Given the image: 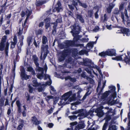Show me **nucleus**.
I'll return each instance as SVG.
<instances>
[{
    "label": "nucleus",
    "mask_w": 130,
    "mask_h": 130,
    "mask_svg": "<svg viewBox=\"0 0 130 130\" xmlns=\"http://www.w3.org/2000/svg\"><path fill=\"white\" fill-rule=\"evenodd\" d=\"M72 61V59L71 57H69L68 59L66 60V62L67 63H69L71 62Z\"/></svg>",
    "instance_id": "58"
},
{
    "label": "nucleus",
    "mask_w": 130,
    "mask_h": 130,
    "mask_svg": "<svg viewBox=\"0 0 130 130\" xmlns=\"http://www.w3.org/2000/svg\"><path fill=\"white\" fill-rule=\"evenodd\" d=\"M32 13L31 10H29L28 9H27L25 11V14H26L27 17L24 21V24L23 25H25V24H26L27 22V21L30 16L31 15Z\"/></svg>",
    "instance_id": "18"
},
{
    "label": "nucleus",
    "mask_w": 130,
    "mask_h": 130,
    "mask_svg": "<svg viewBox=\"0 0 130 130\" xmlns=\"http://www.w3.org/2000/svg\"><path fill=\"white\" fill-rule=\"evenodd\" d=\"M48 40L47 37L45 36H43L42 39V44L41 45V47H44L47 45H45L48 42Z\"/></svg>",
    "instance_id": "22"
},
{
    "label": "nucleus",
    "mask_w": 130,
    "mask_h": 130,
    "mask_svg": "<svg viewBox=\"0 0 130 130\" xmlns=\"http://www.w3.org/2000/svg\"><path fill=\"white\" fill-rule=\"evenodd\" d=\"M89 39L88 38H83L80 40L83 42H87L89 40Z\"/></svg>",
    "instance_id": "48"
},
{
    "label": "nucleus",
    "mask_w": 130,
    "mask_h": 130,
    "mask_svg": "<svg viewBox=\"0 0 130 130\" xmlns=\"http://www.w3.org/2000/svg\"><path fill=\"white\" fill-rule=\"evenodd\" d=\"M124 4H121L119 7V10L120 11H121L123 10L124 8Z\"/></svg>",
    "instance_id": "64"
},
{
    "label": "nucleus",
    "mask_w": 130,
    "mask_h": 130,
    "mask_svg": "<svg viewBox=\"0 0 130 130\" xmlns=\"http://www.w3.org/2000/svg\"><path fill=\"white\" fill-rule=\"evenodd\" d=\"M46 2V1L45 0H36L35 4L37 9L38 10H40L41 6L45 4Z\"/></svg>",
    "instance_id": "9"
},
{
    "label": "nucleus",
    "mask_w": 130,
    "mask_h": 130,
    "mask_svg": "<svg viewBox=\"0 0 130 130\" xmlns=\"http://www.w3.org/2000/svg\"><path fill=\"white\" fill-rule=\"evenodd\" d=\"M43 73H41L37 74V77L40 79H41L43 77Z\"/></svg>",
    "instance_id": "53"
},
{
    "label": "nucleus",
    "mask_w": 130,
    "mask_h": 130,
    "mask_svg": "<svg viewBox=\"0 0 130 130\" xmlns=\"http://www.w3.org/2000/svg\"><path fill=\"white\" fill-rule=\"evenodd\" d=\"M32 38L31 37L29 36L27 37V42L28 45L29 46L30 45L31 42Z\"/></svg>",
    "instance_id": "46"
},
{
    "label": "nucleus",
    "mask_w": 130,
    "mask_h": 130,
    "mask_svg": "<svg viewBox=\"0 0 130 130\" xmlns=\"http://www.w3.org/2000/svg\"><path fill=\"white\" fill-rule=\"evenodd\" d=\"M24 24V23L23 24V23L22 24V29H21V28H19V31L18 32L19 36H22L21 35L22 34L23 30L24 28V31H25L26 32L28 27V25H26V24H25V25H23Z\"/></svg>",
    "instance_id": "15"
},
{
    "label": "nucleus",
    "mask_w": 130,
    "mask_h": 130,
    "mask_svg": "<svg viewBox=\"0 0 130 130\" xmlns=\"http://www.w3.org/2000/svg\"><path fill=\"white\" fill-rule=\"evenodd\" d=\"M56 22H57L58 23H61L62 22V17H60L59 18H58L56 21Z\"/></svg>",
    "instance_id": "57"
},
{
    "label": "nucleus",
    "mask_w": 130,
    "mask_h": 130,
    "mask_svg": "<svg viewBox=\"0 0 130 130\" xmlns=\"http://www.w3.org/2000/svg\"><path fill=\"white\" fill-rule=\"evenodd\" d=\"M108 130H117L116 126L115 125H110L109 126Z\"/></svg>",
    "instance_id": "41"
},
{
    "label": "nucleus",
    "mask_w": 130,
    "mask_h": 130,
    "mask_svg": "<svg viewBox=\"0 0 130 130\" xmlns=\"http://www.w3.org/2000/svg\"><path fill=\"white\" fill-rule=\"evenodd\" d=\"M107 55L112 56H116V50L114 49H108L106 50Z\"/></svg>",
    "instance_id": "14"
},
{
    "label": "nucleus",
    "mask_w": 130,
    "mask_h": 130,
    "mask_svg": "<svg viewBox=\"0 0 130 130\" xmlns=\"http://www.w3.org/2000/svg\"><path fill=\"white\" fill-rule=\"evenodd\" d=\"M50 26V22H46L45 23V27L46 29H47Z\"/></svg>",
    "instance_id": "60"
},
{
    "label": "nucleus",
    "mask_w": 130,
    "mask_h": 130,
    "mask_svg": "<svg viewBox=\"0 0 130 130\" xmlns=\"http://www.w3.org/2000/svg\"><path fill=\"white\" fill-rule=\"evenodd\" d=\"M36 71H38L39 72H41V73H43L44 71V69L43 68L41 67H39V64H38V65H36Z\"/></svg>",
    "instance_id": "32"
},
{
    "label": "nucleus",
    "mask_w": 130,
    "mask_h": 130,
    "mask_svg": "<svg viewBox=\"0 0 130 130\" xmlns=\"http://www.w3.org/2000/svg\"><path fill=\"white\" fill-rule=\"evenodd\" d=\"M112 93L111 95V97H112L113 99H114L117 97V92H115Z\"/></svg>",
    "instance_id": "54"
},
{
    "label": "nucleus",
    "mask_w": 130,
    "mask_h": 130,
    "mask_svg": "<svg viewBox=\"0 0 130 130\" xmlns=\"http://www.w3.org/2000/svg\"><path fill=\"white\" fill-rule=\"evenodd\" d=\"M3 22V15L2 14L0 17V26H1Z\"/></svg>",
    "instance_id": "52"
},
{
    "label": "nucleus",
    "mask_w": 130,
    "mask_h": 130,
    "mask_svg": "<svg viewBox=\"0 0 130 130\" xmlns=\"http://www.w3.org/2000/svg\"><path fill=\"white\" fill-rule=\"evenodd\" d=\"M69 8L72 11H73L75 8V7L72 4L68 5Z\"/></svg>",
    "instance_id": "50"
},
{
    "label": "nucleus",
    "mask_w": 130,
    "mask_h": 130,
    "mask_svg": "<svg viewBox=\"0 0 130 130\" xmlns=\"http://www.w3.org/2000/svg\"><path fill=\"white\" fill-rule=\"evenodd\" d=\"M99 55L101 57H105L107 55L106 51L105 52L103 51L99 54Z\"/></svg>",
    "instance_id": "36"
},
{
    "label": "nucleus",
    "mask_w": 130,
    "mask_h": 130,
    "mask_svg": "<svg viewBox=\"0 0 130 130\" xmlns=\"http://www.w3.org/2000/svg\"><path fill=\"white\" fill-rule=\"evenodd\" d=\"M75 43L72 40H67L65 43V46L66 47H69L73 46Z\"/></svg>",
    "instance_id": "16"
},
{
    "label": "nucleus",
    "mask_w": 130,
    "mask_h": 130,
    "mask_svg": "<svg viewBox=\"0 0 130 130\" xmlns=\"http://www.w3.org/2000/svg\"><path fill=\"white\" fill-rule=\"evenodd\" d=\"M77 124H78V122L76 121L70 123V125L71 128H68L66 130H74V129H73L74 127V126H75Z\"/></svg>",
    "instance_id": "27"
},
{
    "label": "nucleus",
    "mask_w": 130,
    "mask_h": 130,
    "mask_svg": "<svg viewBox=\"0 0 130 130\" xmlns=\"http://www.w3.org/2000/svg\"><path fill=\"white\" fill-rule=\"evenodd\" d=\"M71 27L72 30L70 32L74 37L72 41L75 42L79 40L80 38L79 36L78 35L81 30V27L78 24L76 23L71 25Z\"/></svg>",
    "instance_id": "1"
},
{
    "label": "nucleus",
    "mask_w": 130,
    "mask_h": 130,
    "mask_svg": "<svg viewBox=\"0 0 130 130\" xmlns=\"http://www.w3.org/2000/svg\"><path fill=\"white\" fill-rule=\"evenodd\" d=\"M20 69L21 71L20 76L21 79L23 80H27L29 79L31 76L29 75H27L25 71L24 68L22 66H21Z\"/></svg>",
    "instance_id": "7"
},
{
    "label": "nucleus",
    "mask_w": 130,
    "mask_h": 130,
    "mask_svg": "<svg viewBox=\"0 0 130 130\" xmlns=\"http://www.w3.org/2000/svg\"><path fill=\"white\" fill-rule=\"evenodd\" d=\"M32 57L34 62L35 64V65L38 66L39 64V63L38 62V58L35 55H33Z\"/></svg>",
    "instance_id": "29"
},
{
    "label": "nucleus",
    "mask_w": 130,
    "mask_h": 130,
    "mask_svg": "<svg viewBox=\"0 0 130 130\" xmlns=\"http://www.w3.org/2000/svg\"><path fill=\"white\" fill-rule=\"evenodd\" d=\"M5 99L3 98H1L0 100V106L2 107L4 105Z\"/></svg>",
    "instance_id": "45"
},
{
    "label": "nucleus",
    "mask_w": 130,
    "mask_h": 130,
    "mask_svg": "<svg viewBox=\"0 0 130 130\" xmlns=\"http://www.w3.org/2000/svg\"><path fill=\"white\" fill-rule=\"evenodd\" d=\"M40 42V40L39 39L38 40L37 42H36L35 40H34V44L36 47H39V44Z\"/></svg>",
    "instance_id": "38"
},
{
    "label": "nucleus",
    "mask_w": 130,
    "mask_h": 130,
    "mask_svg": "<svg viewBox=\"0 0 130 130\" xmlns=\"http://www.w3.org/2000/svg\"><path fill=\"white\" fill-rule=\"evenodd\" d=\"M78 111L79 114H78L77 116L80 117L79 118V120L83 118L81 117H82L84 116L85 117V111L84 110V109H79L78 110Z\"/></svg>",
    "instance_id": "17"
},
{
    "label": "nucleus",
    "mask_w": 130,
    "mask_h": 130,
    "mask_svg": "<svg viewBox=\"0 0 130 130\" xmlns=\"http://www.w3.org/2000/svg\"><path fill=\"white\" fill-rule=\"evenodd\" d=\"M83 65L85 66H87L89 68H93L94 63L91 60L87 58L84 60Z\"/></svg>",
    "instance_id": "8"
},
{
    "label": "nucleus",
    "mask_w": 130,
    "mask_h": 130,
    "mask_svg": "<svg viewBox=\"0 0 130 130\" xmlns=\"http://www.w3.org/2000/svg\"><path fill=\"white\" fill-rule=\"evenodd\" d=\"M109 89H110V90L111 91V93L112 92H116L115 91L116 90V88L114 86H110L108 87Z\"/></svg>",
    "instance_id": "34"
},
{
    "label": "nucleus",
    "mask_w": 130,
    "mask_h": 130,
    "mask_svg": "<svg viewBox=\"0 0 130 130\" xmlns=\"http://www.w3.org/2000/svg\"><path fill=\"white\" fill-rule=\"evenodd\" d=\"M56 28L53 27V29L52 30V34L54 35H55L56 33Z\"/></svg>",
    "instance_id": "63"
},
{
    "label": "nucleus",
    "mask_w": 130,
    "mask_h": 130,
    "mask_svg": "<svg viewBox=\"0 0 130 130\" xmlns=\"http://www.w3.org/2000/svg\"><path fill=\"white\" fill-rule=\"evenodd\" d=\"M71 52V50L70 49H64L62 52L60 56L59 57V61L61 62L64 61L66 57L70 54Z\"/></svg>",
    "instance_id": "5"
},
{
    "label": "nucleus",
    "mask_w": 130,
    "mask_h": 130,
    "mask_svg": "<svg viewBox=\"0 0 130 130\" xmlns=\"http://www.w3.org/2000/svg\"><path fill=\"white\" fill-rule=\"evenodd\" d=\"M112 60H116L117 61H124L127 64H130V56L128 58V56L126 55L125 53L115 57H112Z\"/></svg>",
    "instance_id": "4"
},
{
    "label": "nucleus",
    "mask_w": 130,
    "mask_h": 130,
    "mask_svg": "<svg viewBox=\"0 0 130 130\" xmlns=\"http://www.w3.org/2000/svg\"><path fill=\"white\" fill-rule=\"evenodd\" d=\"M104 18L103 20V17H101V20H103L102 22L103 23H104L105 21H107L108 19V18L107 17V15L106 13H105L104 14Z\"/></svg>",
    "instance_id": "43"
},
{
    "label": "nucleus",
    "mask_w": 130,
    "mask_h": 130,
    "mask_svg": "<svg viewBox=\"0 0 130 130\" xmlns=\"http://www.w3.org/2000/svg\"><path fill=\"white\" fill-rule=\"evenodd\" d=\"M33 83L34 84L33 86L34 87H37L38 86H41V84L40 83H38L37 82V79L36 78H34L32 80V81Z\"/></svg>",
    "instance_id": "23"
},
{
    "label": "nucleus",
    "mask_w": 130,
    "mask_h": 130,
    "mask_svg": "<svg viewBox=\"0 0 130 130\" xmlns=\"http://www.w3.org/2000/svg\"><path fill=\"white\" fill-rule=\"evenodd\" d=\"M53 98V96L51 95L47 96L46 98H45V99H46L47 101H48L50 99H52Z\"/></svg>",
    "instance_id": "56"
},
{
    "label": "nucleus",
    "mask_w": 130,
    "mask_h": 130,
    "mask_svg": "<svg viewBox=\"0 0 130 130\" xmlns=\"http://www.w3.org/2000/svg\"><path fill=\"white\" fill-rule=\"evenodd\" d=\"M76 18L78 19L80 22L82 23H84V19L83 18L82 16L81 15L77 14L76 15Z\"/></svg>",
    "instance_id": "31"
},
{
    "label": "nucleus",
    "mask_w": 130,
    "mask_h": 130,
    "mask_svg": "<svg viewBox=\"0 0 130 130\" xmlns=\"http://www.w3.org/2000/svg\"><path fill=\"white\" fill-rule=\"evenodd\" d=\"M67 14L68 15V16L69 17H72L73 13L71 11L68 10L67 12Z\"/></svg>",
    "instance_id": "61"
},
{
    "label": "nucleus",
    "mask_w": 130,
    "mask_h": 130,
    "mask_svg": "<svg viewBox=\"0 0 130 130\" xmlns=\"http://www.w3.org/2000/svg\"><path fill=\"white\" fill-rule=\"evenodd\" d=\"M32 121L34 122V123L36 125H38L40 124V121L38 120L37 118L35 116L31 117Z\"/></svg>",
    "instance_id": "26"
},
{
    "label": "nucleus",
    "mask_w": 130,
    "mask_h": 130,
    "mask_svg": "<svg viewBox=\"0 0 130 130\" xmlns=\"http://www.w3.org/2000/svg\"><path fill=\"white\" fill-rule=\"evenodd\" d=\"M72 4L75 6V8L77 10V6H78V3L79 4L80 2L79 0H72Z\"/></svg>",
    "instance_id": "30"
},
{
    "label": "nucleus",
    "mask_w": 130,
    "mask_h": 130,
    "mask_svg": "<svg viewBox=\"0 0 130 130\" xmlns=\"http://www.w3.org/2000/svg\"><path fill=\"white\" fill-rule=\"evenodd\" d=\"M7 3V2L6 1L3 5L1 6L2 8L0 10V14H1L2 13L5 12L8 7V6H6Z\"/></svg>",
    "instance_id": "21"
},
{
    "label": "nucleus",
    "mask_w": 130,
    "mask_h": 130,
    "mask_svg": "<svg viewBox=\"0 0 130 130\" xmlns=\"http://www.w3.org/2000/svg\"><path fill=\"white\" fill-rule=\"evenodd\" d=\"M120 28L121 29L118 31H120L119 33L125 34L127 36L130 35V30L129 29L121 27H120Z\"/></svg>",
    "instance_id": "10"
},
{
    "label": "nucleus",
    "mask_w": 130,
    "mask_h": 130,
    "mask_svg": "<svg viewBox=\"0 0 130 130\" xmlns=\"http://www.w3.org/2000/svg\"><path fill=\"white\" fill-rule=\"evenodd\" d=\"M88 16L90 18H91L93 16V10L92 9H91L88 10Z\"/></svg>",
    "instance_id": "40"
},
{
    "label": "nucleus",
    "mask_w": 130,
    "mask_h": 130,
    "mask_svg": "<svg viewBox=\"0 0 130 130\" xmlns=\"http://www.w3.org/2000/svg\"><path fill=\"white\" fill-rule=\"evenodd\" d=\"M99 9L98 8L94 14L95 17L96 19H97L99 17V15L98 14V13L99 11Z\"/></svg>",
    "instance_id": "55"
},
{
    "label": "nucleus",
    "mask_w": 130,
    "mask_h": 130,
    "mask_svg": "<svg viewBox=\"0 0 130 130\" xmlns=\"http://www.w3.org/2000/svg\"><path fill=\"white\" fill-rule=\"evenodd\" d=\"M48 49V45H46L45 46H44V47H41V52H44L43 55L44 60L45 59L47 55L49 53Z\"/></svg>",
    "instance_id": "11"
},
{
    "label": "nucleus",
    "mask_w": 130,
    "mask_h": 130,
    "mask_svg": "<svg viewBox=\"0 0 130 130\" xmlns=\"http://www.w3.org/2000/svg\"><path fill=\"white\" fill-rule=\"evenodd\" d=\"M120 11L118 9H116L114 11V13L115 15V17L117 20H118V19L117 18L118 17V14H120Z\"/></svg>",
    "instance_id": "33"
},
{
    "label": "nucleus",
    "mask_w": 130,
    "mask_h": 130,
    "mask_svg": "<svg viewBox=\"0 0 130 130\" xmlns=\"http://www.w3.org/2000/svg\"><path fill=\"white\" fill-rule=\"evenodd\" d=\"M89 88H88L87 89V92L86 93L85 95L84 96L83 98L81 99V101H84L86 99V97L87 96H89L91 94V91L89 93Z\"/></svg>",
    "instance_id": "28"
},
{
    "label": "nucleus",
    "mask_w": 130,
    "mask_h": 130,
    "mask_svg": "<svg viewBox=\"0 0 130 130\" xmlns=\"http://www.w3.org/2000/svg\"><path fill=\"white\" fill-rule=\"evenodd\" d=\"M29 89V92L30 93H32L34 90V88L30 85L28 86Z\"/></svg>",
    "instance_id": "49"
},
{
    "label": "nucleus",
    "mask_w": 130,
    "mask_h": 130,
    "mask_svg": "<svg viewBox=\"0 0 130 130\" xmlns=\"http://www.w3.org/2000/svg\"><path fill=\"white\" fill-rule=\"evenodd\" d=\"M119 102H116V101L115 100H112L110 102L111 105H112L115 104H118L119 103Z\"/></svg>",
    "instance_id": "59"
},
{
    "label": "nucleus",
    "mask_w": 130,
    "mask_h": 130,
    "mask_svg": "<svg viewBox=\"0 0 130 130\" xmlns=\"http://www.w3.org/2000/svg\"><path fill=\"white\" fill-rule=\"evenodd\" d=\"M23 126V123H21L18 125L17 127V130H21L22 129Z\"/></svg>",
    "instance_id": "51"
},
{
    "label": "nucleus",
    "mask_w": 130,
    "mask_h": 130,
    "mask_svg": "<svg viewBox=\"0 0 130 130\" xmlns=\"http://www.w3.org/2000/svg\"><path fill=\"white\" fill-rule=\"evenodd\" d=\"M16 104L18 107V112L20 113L21 112V104L20 103L19 100H18L16 101Z\"/></svg>",
    "instance_id": "25"
},
{
    "label": "nucleus",
    "mask_w": 130,
    "mask_h": 130,
    "mask_svg": "<svg viewBox=\"0 0 130 130\" xmlns=\"http://www.w3.org/2000/svg\"><path fill=\"white\" fill-rule=\"evenodd\" d=\"M13 41L11 42V44L10 45V48L11 50L15 48V45L17 44V36L15 35L13 36Z\"/></svg>",
    "instance_id": "13"
},
{
    "label": "nucleus",
    "mask_w": 130,
    "mask_h": 130,
    "mask_svg": "<svg viewBox=\"0 0 130 130\" xmlns=\"http://www.w3.org/2000/svg\"><path fill=\"white\" fill-rule=\"evenodd\" d=\"M7 36L4 35L2 38L0 42V51H2L5 50V53L7 56H8L9 43L8 42H6Z\"/></svg>",
    "instance_id": "2"
},
{
    "label": "nucleus",
    "mask_w": 130,
    "mask_h": 130,
    "mask_svg": "<svg viewBox=\"0 0 130 130\" xmlns=\"http://www.w3.org/2000/svg\"><path fill=\"white\" fill-rule=\"evenodd\" d=\"M112 109L110 108L109 110H108L105 113V116L103 120H105V122L103 126L102 130H106L108 125V122L111 118V116H114L115 114V112H113L112 111Z\"/></svg>",
    "instance_id": "3"
},
{
    "label": "nucleus",
    "mask_w": 130,
    "mask_h": 130,
    "mask_svg": "<svg viewBox=\"0 0 130 130\" xmlns=\"http://www.w3.org/2000/svg\"><path fill=\"white\" fill-rule=\"evenodd\" d=\"M72 91H70L64 93L62 96V97L66 101L68 100L72 95Z\"/></svg>",
    "instance_id": "19"
},
{
    "label": "nucleus",
    "mask_w": 130,
    "mask_h": 130,
    "mask_svg": "<svg viewBox=\"0 0 130 130\" xmlns=\"http://www.w3.org/2000/svg\"><path fill=\"white\" fill-rule=\"evenodd\" d=\"M25 96L27 101H30L31 99L32 98H31L30 95L29 94L28 92L25 93Z\"/></svg>",
    "instance_id": "37"
},
{
    "label": "nucleus",
    "mask_w": 130,
    "mask_h": 130,
    "mask_svg": "<svg viewBox=\"0 0 130 130\" xmlns=\"http://www.w3.org/2000/svg\"><path fill=\"white\" fill-rule=\"evenodd\" d=\"M24 39V36L23 35L21 36L20 39L19 40V42L20 43V46L21 47H22V46L23 45V40Z\"/></svg>",
    "instance_id": "35"
},
{
    "label": "nucleus",
    "mask_w": 130,
    "mask_h": 130,
    "mask_svg": "<svg viewBox=\"0 0 130 130\" xmlns=\"http://www.w3.org/2000/svg\"><path fill=\"white\" fill-rule=\"evenodd\" d=\"M79 5L80 6H81L83 8H86L87 7V6L86 3H83L80 1Z\"/></svg>",
    "instance_id": "42"
},
{
    "label": "nucleus",
    "mask_w": 130,
    "mask_h": 130,
    "mask_svg": "<svg viewBox=\"0 0 130 130\" xmlns=\"http://www.w3.org/2000/svg\"><path fill=\"white\" fill-rule=\"evenodd\" d=\"M111 93V91H106L104 93L102 94L101 96V99H106L108 96Z\"/></svg>",
    "instance_id": "24"
},
{
    "label": "nucleus",
    "mask_w": 130,
    "mask_h": 130,
    "mask_svg": "<svg viewBox=\"0 0 130 130\" xmlns=\"http://www.w3.org/2000/svg\"><path fill=\"white\" fill-rule=\"evenodd\" d=\"M68 117L70 119V120L72 121H73L76 119L77 118V116L74 115L69 116Z\"/></svg>",
    "instance_id": "44"
},
{
    "label": "nucleus",
    "mask_w": 130,
    "mask_h": 130,
    "mask_svg": "<svg viewBox=\"0 0 130 130\" xmlns=\"http://www.w3.org/2000/svg\"><path fill=\"white\" fill-rule=\"evenodd\" d=\"M86 125L84 121H81L78 124L74 126V130H79L81 129L84 128Z\"/></svg>",
    "instance_id": "12"
},
{
    "label": "nucleus",
    "mask_w": 130,
    "mask_h": 130,
    "mask_svg": "<svg viewBox=\"0 0 130 130\" xmlns=\"http://www.w3.org/2000/svg\"><path fill=\"white\" fill-rule=\"evenodd\" d=\"M121 18L122 20V22H124L125 20V18H124V13L125 14V17L127 18V19H128L129 18L127 14V10L126 9H125L124 10V13L122 12H121Z\"/></svg>",
    "instance_id": "20"
},
{
    "label": "nucleus",
    "mask_w": 130,
    "mask_h": 130,
    "mask_svg": "<svg viewBox=\"0 0 130 130\" xmlns=\"http://www.w3.org/2000/svg\"><path fill=\"white\" fill-rule=\"evenodd\" d=\"M103 108L104 107L103 106H101L100 107L96 108L95 110H89V111L88 112V113L89 114H90L91 115L94 112H95V113H96V115L97 116L100 118H101L105 114V113L104 112L103 110H102Z\"/></svg>",
    "instance_id": "6"
},
{
    "label": "nucleus",
    "mask_w": 130,
    "mask_h": 130,
    "mask_svg": "<svg viewBox=\"0 0 130 130\" xmlns=\"http://www.w3.org/2000/svg\"><path fill=\"white\" fill-rule=\"evenodd\" d=\"M94 44V42H91L88 43L87 44V46L89 47V48H92L93 47V46Z\"/></svg>",
    "instance_id": "47"
},
{
    "label": "nucleus",
    "mask_w": 130,
    "mask_h": 130,
    "mask_svg": "<svg viewBox=\"0 0 130 130\" xmlns=\"http://www.w3.org/2000/svg\"><path fill=\"white\" fill-rule=\"evenodd\" d=\"M43 32V30L42 29H39L35 31V33L37 35H41Z\"/></svg>",
    "instance_id": "39"
},
{
    "label": "nucleus",
    "mask_w": 130,
    "mask_h": 130,
    "mask_svg": "<svg viewBox=\"0 0 130 130\" xmlns=\"http://www.w3.org/2000/svg\"><path fill=\"white\" fill-rule=\"evenodd\" d=\"M53 109L52 107L50 108V109L47 111V112L49 115L51 114L53 112Z\"/></svg>",
    "instance_id": "62"
}]
</instances>
